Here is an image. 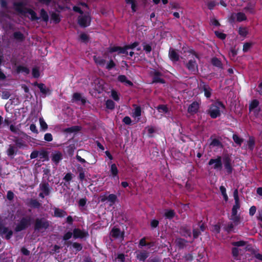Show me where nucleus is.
Masks as SVG:
<instances>
[{
    "label": "nucleus",
    "mask_w": 262,
    "mask_h": 262,
    "mask_svg": "<svg viewBox=\"0 0 262 262\" xmlns=\"http://www.w3.org/2000/svg\"><path fill=\"white\" fill-rule=\"evenodd\" d=\"M221 108L225 109V105L220 101H215L209 105L207 114L212 119H215L221 115Z\"/></svg>",
    "instance_id": "nucleus-1"
},
{
    "label": "nucleus",
    "mask_w": 262,
    "mask_h": 262,
    "mask_svg": "<svg viewBox=\"0 0 262 262\" xmlns=\"http://www.w3.org/2000/svg\"><path fill=\"white\" fill-rule=\"evenodd\" d=\"M31 221L30 216L21 217L15 227V231L18 232L26 229L31 225Z\"/></svg>",
    "instance_id": "nucleus-2"
},
{
    "label": "nucleus",
    "mask_w": 262,
    "mask_h": 262,
    "mask_svg": "<svg viewBox=\"0 0 262 262\" xmlns=\"http://www.w3.org/2000/svg\"><path fill=\"white\" fill-rule=\"evenodd\" d=\"M51 224V222L47 220L46 219L37 218L35 219L34 228L35 231H40L41 230L48 229Z\"/></svg>",
    "instance_id": "nucleus-3"
},
{
    "label": "nucleus",
    "mask_w": 262,
    "mask_h": 262,
    "mask_svg": "<svg viewBox=\"0 0 262 262\" xmlns=\"http://www.w3.org/2000/svg\"><path fill=\"white\" fill-rule=\"evenodd\" d=\"M208 165L209 166H212V169L217 171H221L223 168L222 157L218 156L215 159H210L208 163Z\"/></svg>",
    "instance_id": "nucleus-4"
},
{
    "label": "nucleus",
    "mask_w": 262,
    "mask_h": 262,
    "mask_svg": "<svg viewBox=\"0 0 262 262\" xmlns=\"http://www.w3.org/2000/svg\"><path fill=\"white\" fill-rule=\"evenodd\" d=\"M3 222L2 217L0 215V235H5V238L9 240L12 237L13 232L8 227H5Z\"/></svg>",
    "instance_id": "nucleus-5"
},
{
    "label": "nucleus",
    "mask_w": 262,
    "mask_h": 262,
    "mask_svg": "<svg viewBox=\"0 0 262 262\" xmlns=\"http://www.w3.org/2000/svg\"><path fill=\"white\" fill-rule=\"evenodd\" d=\"M78 25L82 28L89 26L91 22V17L89 14L79 16L77 19Z\"/></svg>",
    "instance_id": "nucleus-6"
},
{
    "label": "nucleus",
    "mask_w": 262,
    "mask_h": 262,
    "mask_svg": "<svg viewBox=\"0 0 262 262\" xmlns=\"http://www.w3.org/2000/svg\"><path fill=\"white\" fill-rule=\"evenodd\" d=\"M223 165L226 172L228 174H231L233 172V168L232 165V160L228 156H224L222 161Z\"/></svg>",
    "instance_id": "nucleus-7"
},
{
    "label": "nucleus",
    "mask_w": 262,
    "mask_h": 262,
    "mask_svg": "<svg viewBox=\"0 0 262 262\" xmlns=\"http://www.w3.org/2000/svg\"><path fill=\"white\" fill-rule=\"evenodd\" d=\"M152 76V82L153 83H165V80L162 78L163 74L159 71L154 70L151 73Z\"/></svg>",
    "instance_id": "nucleus-8"
},
{
    "label": "nucleus",
    "mask_w": 262,
    "mask_h": 262,
    "mask_svg": "<svg viewBox=\"0 0 262 262\" xmlns=\"http://www.w3.org/2000/svg\"><path fill=\"white\" fill-rule=\"evenodd\" d=\"M51 158L52 161L57 165L63 159V155L61 151L56 150L52 153Z\"/></svg>",
    "instance_id": "nucleus-9"
},
{
    "label": "nucleus",
    "mask_w": 262,
    "mask_h": 262,
    "mask_svg": "<svg viewBox=\"0 0 262 262\" xmlns=\"http://www.w3.org/2000/svg\"><path fill=\"white\" fill-rule=\"evenodd\" d=\"M73 237L75 239L83 238L88 236L89 234L87 231L82 230L79 228H74L73 231Z\"/></svg>",
    "instance_id": "nucleus-10"
},
{
    "label": "nucleus",
    "mask_w": 262,
    "mask_h": 262,
    "mask_svg": "<svg viewBox=\"0 0 262 262\" xmlns=\"http://www.w3.org/2000/svg\"><path fill=\"white\" fill-rule=\"evenodd\" d=\"M136 258L140 261H145L149 255V253L146 250H138L136 251Z\"/></svg>",
    "instance_id": "nucleus-11"
},
{
    "label": "nucleus",
    "mask_w": 262,
    "mask_h": 262,
    "mask_svg": "<svg viewBox=\"0 0 262 262\" xmlns=\"http://www.w3.org/2000/svg\"><path fill=\"white\" fill-rule=\"evenodd\" d=\"M200 89L204 92V95L207 98H210L212 90L210 88L209 85L206 84L203 81H201Z\"/></svg>",
    "instance_id": "nucleus-12"
},
{
    "label": "nucleus",
    "mask_w": 262,
    "mask_h": 262,
    "mask_svg": "<svg viewBox=\"0 0 262 262\" xmlns=\"http://www.w3.org/2000/svg\"><path fill=\"white\" fill-rule=\"evenodd\" d=\"M13 6L16 11L17 12L24 14L26 13V8H25V4L24 2H14Z\"/></svg>",
    "instance_id": "nucleus-13"
},
{
    "label": "nucleus",
    "mask_w": 262,
    "mask_h": 262,
    "mask_svg": "<svg viewBox=\"0 0 262 262\" xmlns=\"http://www.w3.org/2000/svg\"><path fill=\"white\" fill-rule=\"evenodd\" d=\"M110 235L115 239H117L120 237L123 238L124 232V231L121 232L119 228L114 227L112 229Z\"/></svg>",
    "instance_id": "nucleus-14"
},
{
    "label": "nucleus",
    "mask_w": 262,
    "mask_h": 262,
    "mask_svg": "<svg viewBox=\"0 0 262 262\" xmlns=\"http://www.w3.org/2000/svg\"><path fill=\"white\" fill-rule=\"evenodd\" d=\"M39 188L41 192H43L46 196L50 195L51 188H50V185L48 182H42L40 183Z\"/></svg>",
    "instance_id": "nucleus-15"
},
{
    "label": "nucleus",
    "mask_w": 262,
    "mask_h": 262,
    "mask_svg": "<svg viewBox=\"0 0 262 262\" xmlns=\"http://www.w3.org/2000/svg\"><path fill=\"white\" fill-rule=\"evenodd\" d=\"M185 66L191 72H195L198 69V64L194 58L189 59L185 64Z\"/></svg>",
    "instance_id": "nucleus-16"
},
{
    "label": "nucleus",
    "mask_w": 262,
    "mask_h": 262,
    "mask_svg": "<svg viewBox=\"0 0 262 262\" xmlns=\"http://www.w3.org/2000/svg\"><path fill=\"white\" fill-rule=\"evenodd\" d=\"M13 142L15 143L14 145L17 148L24 149L28 147L26 142L24 141L21 138H19L17 137H15Z\"/></svg>",
    "instance_id": "nucleus-17"
},
{
    "label": "nucleus",
    "mask_w": 262,
    "mask_h": 262,
    "mask_svg": "<svg viewBox=\"0 0 262 262\" xmlns=\"http://www.w3.org/2000/svg\"><path fill=\"white\" fill-rule=\"evenodd\" d=\"M77 170L79 173L78 179L80 182H83V181H86L85 169L80 165H78L77 167Z\"/></svg>",
    "instance_id": "nucleus-18"
},
{
    "label": "nucleus",
    "mask_w": 262,
    "mask_h": 262,
    "mask_svg": "<svg viewBox=\"0 0 262 262\" xmlns=\"http://www.w3.org/2000/svg\"><path fill=\"white\" fill-rule=\"evenodd\" d=\"M199 109V104L196 101H193L188 107L187 112L188 113L193 115L196 114Z\"/></svg>",
    "instance_id": "nucleus-19"
},
{
    "label": "nucleus",
    "mask_w": 262,
    "mask_h": 262,
    "mask_svg": "<svg viewBox=\"0 0 262 262\" xmlns=\"http://www.w3.org/2000/svg\"><path fill=\"white\" fill-rule=\"evenodd\" d=\"M53 209L54 210L53 216L55 217L62 218L67 215V212L63 209L55 207Z\"/></svg>",
    "instance_id": "nucleus-20"
},
{
    "label": "nucleus",
    "mask_w": 262,
    "mask_h": 262,
    "mask_svg": "<svg viewBox=\"0 0 262 262\" xmlns=\"http://www.w3.org/2000/svg\"><path fill=\"white\" fill-rule=\"evenodd\" d=\"M187 243L188 241L187 240L181 237L177 238L175 241L176 245L180 250L186 248Z\"/></svg>",
    "instance_id": "nucleus-21"
},
{
    "label": "nucleus",
    "mask_w": 262,
    "mask_h": 262,
    "mask_svg": "<svg viewBox=\"0 0 262 262\" xmlns=\"http://www.w3.org/2000/svg\"><path fill=\"white\" fill-rule=\"evenodd\" d=\"M169 57L171 60L172 61H178L179 60L180 56L179 54L176 50L171 48H170L169 51Z\"/></svg>",
    "instance_id": "nucleus-22"
},
{
    "label": "nucleus",
    "mask_w": 262,
    "mask_h": 262,
    "mask_svg": "<svg viewBox=\"0 0 262 262\" xmlns=\"http://www.w3.org/2000/svg\"><path fill=\"white\" fill-rule=\"evenodd\" d=\"M17 148L14 145H9V148L7 150V155L10 157H13L17 154Z\"/></svg>",
    "instance_id": "nucleus-23"
},
{
    "label": "nucleus",
    "mask_w": 262,
    "mask_h": 262,
    "mask_svg": "<svg viewBox=\"0 0 262 262\" xmlns=\"http://www.w3.org/2000/svg\"><path fill=\"white\" fill-rule=\"evenodd\" d=\"M181 234L186 237L191 236V231L190 228L186 226H182L180 228Z\"/></svg>",
    "instance_id": "nucleus-24"
},
{
    "label": "nucleus",
    "mask_w": 262,
    "mask_h": 262,
    "mask_svg": "<svg viewBox=\"0 0 262 262\" xmlns=\"http://www.w3.org/2000/svg\"><path fill=\"white\" fill-rule=\"evenodd\" d=\"M211 63L213 66L217 67L219 69H222L223 68V63L221 60L216 57H213L211 58Z\"/></svg>",
    "instance_id": "nucleus-25"
},
{
    "label": "nucleus",
    "mask_w": 262,
    "mask_h": 262,
    "mask_svg": "<svg viewBox=\"0 0 262 262\" xmlns=\"http://www.w3.org/2000/svg\"><path fill=\"white\" fill-rule=\"evenodd\" d=\"M35 85H36L39 89L40 92L43 94L47 95L48 93L50 94V91L49 89L46 88L45 86V85L43 83H38L37 82H36L34 83Z\"/></svg>",
    "instance_id": "nucleus-26"
},
{
    "label": "nucleus",
    "mask_w": 262,
    "mask_h": 262,
    "mask_svg": "<svg viewBox=\"0 0 262 262\" xmlns=\"http://www.w3.org/2000/svg\"><path fill=\"white\" fill-rule=\"evenodd\" d=\"M234 224L232 222H228L225 224L224 225L223 229L225 231L227 232L228 233H231L232 232H234Z\"/></svg>",
    "instance_id": "nucleus-27"
},
{
    "label": "nucleus",
    "mask_w": 262,
    "mask_h": 262,
    "mask_svg": "<svg viewBox=\"0 0 262 262\" xmlns=\"http://www.w3.org/2000/svg\"><path fill=\"white\" fill-rule=\"evenodd\" d=\"M110 172H111L112 176L114 179H115V178H117L118 179H119V176H118L119 171H118V169L117 168L116 165L115 163H113L111 165V168H110Z\"/></svg>",
    "instance_id": "nucleus-28"
},
{
    "label": "nucleus",
    "mask_w": 262,
    "mask_h": 262,
    "mask_svg": "<svg viewBox=\"0 0 262 262\" xmlns=\"http://www.w3.org/2000/svg\"><path fill=\"white\" fill-rule=\"evenodd\" d=\"M66 244L68 246L71 245L72 248L76 250V252L81 251L82 249V245L81 244L77 242L72 243L71 241H69L67 242Z\"/></svg>",
    "instance_id": "nucleus-29"
},
{
    "label": "nucleus",
    "mask_w": 262,
    "mask_h": 262,
    "mask_svg": "<svg viewBox=\"0 0 262 262\" xmlns=\"http://www.w3.org/2000/svg\"><path fill=\"white\" fill-rule=\"evenodd\" d=\"M73 99L76 101H81L82 104L84 105L86 103L85 98L82 97L79 93H75L73 95Z\"/></svg>",
    "instance_id": "nucleus-30"
},
{
    "label": "nucleus",
    "mask_w": 262,
    "mask_h": 262,
    "mask_svg": "<svg viewBox=\"0 0 262 262\" xmlns=\"http://www.w3.org/2000/svg\"><path fill=\"white\" fill-rule=\"evenodd\" d=\"M81 129V127L80 126L76 125L70 127L66 128L64 129L65 133H76L80 131Z\"/></svg>",
    "instance_id": "nucleus-31"
},
{
    "label": "nucleus",
    "mask_w": 262,
    "mask_h": 262,
    "mask_svg": "<svg viewBox=\"0 0 262 262\" xmlns=\"http://www.w3.org/2000/svg\"><path fill=\"white\" fill-rule=\"evenodd\" d=\"M28 205L34 208H39L41 206V203L37 199H31Z\"/></svg>",
    "instance_id": "nucleus-32"
},
{
    "label": "nucleus",
    "mask_w": 262,
    "mask_h": 262,
    "mask_svg": "<svg viewBox=\"0 0 262 262\" xmlns=\"http://www.w3.org/2000/svg\"><path fill=\"white\" fill-rule=\"evenodd\" d=\"M93 59L97 65H99L101 67L104 66L106 62V60L100 56L97 57L94 56Z\"/></svg>",
    "instance_id": "nucleus-33"
},
{
    "label": "nucleus",
    "mask_w": 262,
    "mask_h": 262,
    "mask_svg": "<svg viewBox=\"0 0 262 262\" xmlns=\"http://www.w3.org/2000/svg\"><path fill=\"white\" fill-rule=\"evenodd\" d=\"M255 144V139L253 137H250L247 141L248 148L249 150L252 151L254 148Z\"/></svg>",
    "instance_id": "nucleus-34"
},
{
    "label": "nucleus",
    "mask_w": 262,
    "mask_h": 262,
    "mask_svg": "<svg viewBox=\"0 0 262 262\" xmlns=\"http://www.w3.org/2000/svg\"><path fill=\"white\" fill-rule=\"evenodd\" d=\"M16 72L17 73H24L25 75H28L30 73V70L26 67L19 65L16 68Z\"/></svg>",
    "instance_id": "nucleus-35"
},
{
    "label": "nucleus",
    "mask_w": 262,
    "mask_h": 262,
    "mask_svg": "<svg viewBox=\"0 0 262 262\" xmlns=\"http://www.w3.org/2000/svg\"><path fill=\"white\" fill-rule=\"evenodd\" d=\"M176 215L174 211L172 209L166 210L164 213V216L168 220L172 219Z\"/></svg>",
    "instance_id": "nucleus-36"
},
{
    "label": "nucleus",
    "mask_w": 262,
    "mask_h": 262,
    "mask_svg": "<svg viewBox=\"0 0 262 262\" xmlns=\"http://www.w3.org/2000/svg\"><path fill=\"white\" fill-rule=\"evenodd\" d=\"M13 37L18 41H22L25 39L24 35L20 31H16L13 33Z\"/></svg>",
    "instance_id": "nucleus-37"
},
{
    "label": "nucleus",
    "mask_w": 262,
    "mask_h": 262,
    "mask_svg": "<svg viewBox=\"0 0 262 262\" xmlns=\"http://www.w3.org/2000/svg\"><path fill=\"white\" fill-rule=\"evenodd\" d=\"M117 196L115 194H110L107 196V201L110 203V206L114 205L116 202L117 201Z\"/></svg>",
    "instance_id": "nucleus-38"
},
{
    "label": "nucleus",
    "mask_w": 262,
    "mask_h": 262,
    "mask_svg": "<svg viewBox=\"0 0 262 262\" xmlns=\"http://www.w3.org/2000/svg\"><path fill=\"white\" fill-rule=\"evenodd\" d=\"M40 16L42 18V20L46 23H47L49 20V15L48 13L44 9H41L40 11Z\"/></svg>",
    "instance_id": "nucleus-39"
},
{
    "label": "nucleus",
    "mask_w": 262,
    "mask_h": 262,
    "mask_svg": "<svg viewBox=\"0 0 262 262\" xmlns=\"http://www.w3.org/2000/svg\"><path fill=\"white\" fill-rule=\"evenodd\" d=\"M26 13H29L31 15V19L32 20H37L39 19V17L37 16V14L34 11L31 9H26Z\"/></svg>",
    "instance_id": "nucleus-40"
},
{
    "label": "nucleus",
    "mask_w": 262,
    "mask_h": 262,
    "mask_svg": "<svg viewBox=\"0 0 262 262\" xmlns=\"http://www.w3.org/2000/svg\"><path fill=\"white\" fill-rule=\"evenodd\" d=\"M51 20L55 23V24H58L59 23L60 20L61 18L60 17L59 14L56 13V12H53L51 15Z\"/></svg>",
    "instance_id": "nucleus-41"
},
{
    "label": "nucleus",
    "mask_w": 262,
    "mask_h": 262,
    "mask_svg": "<svg viewBox=\"0 0 262 262\" xmlns=\"http://www.w3.org/2000/svg\"><path fill=\"white\" fill-rule=\"evenodd\" d=\"M230 220H231L235 226L238 225L241 223V217L239 215H235V216L231 215Z\"/></svg>",
    "instance_id": "nucleus-42"
},
{
    "label": "nucleus",
    "mask_w": 262,
    "mask_h": 262,
    "mask_svg": "<svg viewBox=\"0 0 262 262\" xmlns=\"http://www.w3.org/2000/svg\"><path fill=\"white\" fill-rule=\"evenodd\" d=\"M232 139L234 142L238 146H241L244 141V139L236 134H233Z\"/></svg>",
    "instance_id": "nucleus-43"
},
{
    "label": "nucleus",
    "mask_w": 262,
    "mask_h": 262,
    "mask_svg": "<svg viewBox=\"0 0 262 262\" xmlns=\"http://www.w3.org/2000/svg\"><path fill=\"white\" fill-rule=\"evenodd\" d=\"M209 145L212 147H222V143L219 139H213L210 143Z\"/></svg>",
    "instance_id": "nucleus-44"
},
{
    "label": "nucleus",
    "mask_w": 262,
    "mask_h": 262,
    "mask_svg": "<svg viewBox=\"0 0 262 262\" xmlns=\"http://www.w3.org/2000/svg\"><path fill=\"white\" fill-rule=\"evenodd\" d=\"M240 208V204L239 203H235L234 205L232 207L231 210V215L232 216H235V215H237V210Z\"/></svg>",
    "instance_id": "nucleus-45"
},
{
    "label": "nucleus",
    "mask_w": 262,
    "mask_h": 262,
    "mask_svg": "<svg viewBox=\"0 0 262 262\" xmlns=\"http://www.w3.org/2000/svg\"><path fill=\"white\" fill-rule=\"evenodd\" d=\"M106 108L111 110H113L115 108V103L111 99H108L105 102Z\"/></svg>",
    "instance_id": "nucleus-46"
},
{
    "label": "nucleus",
    "mask_w": 262,
    "mask_h": 262,
    "mask_svg": "<svg viewBox=\"0 0 262 262\" xmlns=\"http://www.w3.org/2000/svg\"><path fill=\"white\" fill-rule=\"evenodd\" d=\"M247 17L245 13L243 12H238L236 14V20L238 22H241L246 20Z\"/></svg>",
    "instance_id": "nucleus-47"
},
{
    "label": "nucleus",
    "mask_w": 262,
    "mask_h": 262,
    "mask_svg": "<svg viewBox=\"0 0 262 262\" xmlns=\"http://www.w3.org/2000/svg\"><path fill=\"white\" fill-rule=\"evenodd\" d=\"M122 47L119 46H113V47H110L107 50L109 53H112L114 52H118V54H120V50L121 49Z\"/></svg>",
    "instance_id": "nucleus-48"
},
{
    "label": "nucleus",
    "mask_w": 262,
    "mask_h": 262,
    "mask_svg": "<svg viewBox=\"0 0 262 262\" xmlns=\"http://www.w3.org/2000/svg\"><path fill=\"white\" fill-rule=\"evenodd\" d=\"M143 50L146 54L150 53L152 50L151 46L150 44H147L145 42L142 43Z\"/></svg>",
    "instance_id": "nucleus-49"
},
{
    "label": "nucleus",
    "mask_w": 262,
    "mask_h": 262,
    "mask_svg": "<svg viewBox=\"0 0 262 262\" xmlns=\"http://www.w3.org/2000/svg\"><path fill=\"white\" fill-rule=\"evenodd\" d=\"M259 105V102L257 100L254 99L251 101L249 105V110L250 111L256 108Z\"/></svg>",
    "instance_id": "nucleus-50"
},
{
    "label": "nucleus",
    "mask_w": 262,
    "mask_h": 262,
    "mask_svg": "<svg viewBox=\"0 0 262 262\" xmlns=\"http://www.w3.org/2000/svg\"><path fill=\"white\" fill-rule=\"evenodd\" d=\"M247 242L244 241H239L237 242H233L231 243L232 245L235 247H242L246 245Z\"/></svg>",
    "instance_id": "nucleus-51"
},
{
    "label": "nucleus",
    "mask_w": 262,
    "mask_h": 262,
    "mask_svg": "<svg viewBox=\"0 0 262 262\" xmlns=\"http://www.w3.org/2000/svg\"><path fill=\"white\" fill-rule=\"evenodd\" d=\"M238 34L243 37H246L248 34L247 29L244 27H239L238 29Z\"/></svg>",
    "instance_id": "nucleus-52"
},
{
    "label": "nucleus",
    "mask_w": 262,
    "mask_h": 262,
    "mask_svg": "<svg viewBox=\"0 0 262 262\" xmlns=\"http://www.w3.org/2000/svg\"><path fill=\"white\" fill-rule=\"evenodd\" d=\"M32 74L34 78H38L40 76V72L38 69L36 67L32 69Z\"/></svg>",
    "instance_id": "nucleus-53"
},
{
    "label": "nucleus",
    "mask_w": 262,
    "mask_h": 262,
    "mask_svg": "<svg viewBox=\"0 0 262 262\" xmlns=\"http://www.w3.org/2000/svg\"><path fill=\"white\" fill-rule=\"evenodd\" d=\"M218 4H219L217 3L215 1H210L209 2H208V3L207 4V6L209 10H212Z\"/></svg>",
    "instance_id": "nucleus-54"
},
{
    "label": "nucleus",
    "mask_w": 262,
    "mask_h": 262,
    "mask_svg": "<svg viewBox=\"0 0 262 262\" xmlns=\"http://www.w3.org/2000/svg\"><path fill=\"white\" fill-rule=\"evenodd\" d=\"M116 66V63L113 61V59H110V61L107 63V65L106 66V69L108 70H110L113 68H114Z\"/></svg>",
    "instance_id": "nucleus-55"
},
{
    "label": "nucleus",
    "mask_w": 262,
    "mask_h": 262,
    "mask_svg": "<svg viewBox=\"0 0 262 262\" xmlns=\"http://www.w3.org/2000/svg\"><path fill=\"white\" fill-rule=\"evenodd\" d=\"M80 39L83 42H87L89 40V36L85 33H81L79 36Z\"/></svg>",
    "instance_id": "nucleus-56"
},
{
    "label": "nucleus",
    "mask_w": 262,
    "mask_h": 262,
    "mask_svg": "<svg viewBox=\"0 0 262 262\" xmlns=\"http://www.w3.org/2000/svg\"><path fill=\"white\" fill-rule=\"evenodd\" d=\"M39 122L41 128L46 130L48 128V125L42 118H39Z\"/></svg>",
    "instance_id": "nucleus-57"
},
{
    "label": "nucleus",
    "mask_w": 262,
    "mask_h": 262,
    "mask_svg": "<svg viewBox=\"0 0 262 262\" xmlns=\"http://www.w3.org/2000/svg\"><path fill=\"white\" fill-rule=\"evenodd\" d=\"M215 35L220 39L222 40H224L226 37V34L225 33H223L222 32H220L219 31H216L214 32Z\"/></svg>",
    "instance_id": "nucleus-58"
},
{
    "label": "nucleus",
    "mask_w": 262,
    "mask_h": 262,
    "mask_svg": "<svg viewBox=\"0 0 262 262\" xmlns=\"http://www.w3.org/2000/svg\"><path fill=\"white\" fill-rule=\"evenodd\" d=\"M139 45V42L138 41H135L134 42L125 45L128 49H134L136 48Z\"/></svg>",
    "instance_id": "nucleus-59"
},
{
    "label": "nucleus",
    "mask_w": 262,
    "mask_h": 262,
    "mask_svg": "<svg viewBox=\"0 0 262 262\" xmlns=\"http://www.w3.org/2000/svg\"><path fill=\"white\" fill-rule=\"evenodd\" d=\"M72 235L73 236V232L68 231L64 234L63 236V239L65 241H67L70 239Z\"/></svg>",
    "instance_id": "nucleus-60"
},
{
    "label": "nucleus",
    "mask_w": 262,
    "mask_h": 262,
    "mask_svg": "<svg viewBox=\"0 0 262 262\" xmlns=\"http://www.w3.org/2000/svg\"><path fill=\"white\" fill-rule=\"evenodd\" d=\"M150 224L151 228L152 229H154V228H157L158 226V225L159 224V222L157 220L154 219L150 221Z\"/></svg>",
    "instance_id": "nucleus-61"
},
{
    "label": "nucleus",
    "mask_w": 262,
    "mask_h": 262,
    "mask_svg": "<svg viewBox=\"0 0 262 262\" xmlns=\"http://www.w3.org/2000/svg\"><path fill=\"white\" fill-rule=\"evenodd\" d=\"M252 46V43L250 42H246L243 45V51L244 52H247Z\"/></svg>",
    "instance_id": "nucleus-62"
},
{
    "label": "nucleus",
    "mask_w": 262,
    "mask_h": 262,
    "mask_svg": "<svg viewBox=\"0 0 262 262\" xmlns=\"http://www.w3.org/2000/svg\"><path fill=\"white\" fill-rule=\"evenodd\" d=\"M111 96L113 99L116 101L119 100L120 98L117 92L115 90H112L111 92Z\"/></svg>",
    "instance_id": "nucleus-63"
},
{
    "label": "nucleus",
    "mask_w": 262,
    "mask_h": 262,
    "mask_svg": "<svg viewBox=\"0 0 262 262\" xmlns=\"http://www.w3.org/2000/svg\"><path fill=\"white\" fill-rule=\"evenodd\" d=\"M232 256L236 258L239 255V249L237 247H233L232 248Z\"/></svg>",
    "instance_id": "nucleus-64"
}]
</instances>
